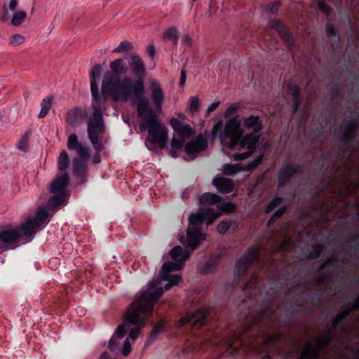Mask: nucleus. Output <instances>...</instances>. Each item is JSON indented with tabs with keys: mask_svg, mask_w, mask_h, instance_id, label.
Returning a JSON list of instances; mask_svg holds the SVG:
<instances>
[{
	"mask_svg": "<svg viewBox=\"0 0 359 359\" xmlns=\"http://www.w3.org/2000/svg\"><path fill=\"white\" fill-rule=\"evenodd\" d=\"M153 283L149 291H145L140 297L133 302L125 313V324L119 325L116 329V334H114L109 341V349L114 352L121 350L120 340L123 339L128 332V337L135 340L140 333V329L144 327L146 320L152 316L154 303L157 302L163 292L161 287L156 288Z\"/></svg>",
	"mask_w": 359,
	"mask_h": 359,
	"instance_id": "1",
	"label": "nucleus"
},
{
	"mask_svg": "<svg viewBox=\"0 0 359 359\" xmlns=\"http://www.w3.org/2000/svg\"><path fill=\"white\" fill-rule=\"evenodd\" d=\"M93 96L92 107L93 109V118L88 122V135L93 144V148L97 151L102 149V143L100 141L99 133L104 132V124L102 116V108L107 102L111 98L114 102L119 101L121 97L125 100L126 95L130 91H91Z\"/></svg>",
	"mask_w": 359,
	"mask_h": 359,
	"instance_id": "2",
	"label": "nucleus"
},
{
	"mask_svg": "<svg viewBox=\"0 0 359 359\" xmlns=\"http://www.w3.org/2000/svg\"><path fill=\"white\" fill-rule=\"evenodd\" d=\"M129 67L134 78L128 76L120 78L107 72L104 75L101 90H144L146 67L143 60L138 55H132Z\"/></svg>",
	"mask_w": 359,
	"mask_h": 359,
	"instance_id": "3",
	"label": "nucleus"
},
{
	"mask_svg": "<svg viewBox=\"0 0 359 359\" xmlns=\"http://www.w3.org/2000/svg\"><path fill=\"white\" fill-rule=\"evenodd\" d=\"M138 117L142 121L140 125V130L143 131L147 129L148 131L146 144L148 142L163 148L168 141L167 128L161 122L160 119H157V116L154 114V112L147 109L143 103H141L140 106ZM147 147L151 149L148 145Z\"/></svg>",
	"mask_w": 359,
	"mask_h": 359,
	"instance_id": "4",
	"label": "nucleus"
},
{
	"mask_svg": "<svg viewBox=\"0 0 359 359\" xmlns=\"http://www.w3.org/2000/svg\"><path fill=\"white\" fill-rule=\"evenodd\" d=\"M243 130L239 123L234 119L226 123L224 135L229 139V147L232 149H247L252 154L257 147L260 135L258 133H251L243 135Z\"/></svg>",
	"mask_w": 359,
	"mask_h": 359,
	"instance_id": "5",
	"label": "nucleus"
},
{
	"mask_svg": "<svg viewBox=\"0 0 359 359\" xmlns=\"http://www.w3.org/2000/svg\"><path fill=\"white\" fill-rule=\"evenodd\" d=\"M262 304L261 309L252 316L247 329L253 326L262 328L275 324L282 326L279 317L276 314L281 305L276 302V297L274 296L267 297L263 301Z\"/></svg>",
	"mask_w": 359,
	"mask_h": 359,
	"instance_id": "6",
	"label": "nucleus"
},
{
	"mask_svg": "<svg viewBox=\"0 0 359 359\" xmlns=\"http://www.w3.org/2000/svg\"><path fill=\"white\" fill-rule=\"evenodd\" d=\"M321 289L308 287L305 291L301 292L297 297L285 310V315L289 321L292 323L299 319L307 311L306 306L299 302L303 299L306 303L315 304L321 296Z\"/></svg>",
	"mask_w": 359,
	"mask_h": 359,
	"instance_id": "7",
	"label": "nucleus"
},
{
	"mask_svg": "<svg viewBox=\"0 0 359 359\" xmlns=\"http://www.w3.org/2000/svg\"><path fill=\"white\" fill-rule=\"evenodd\" d=\"M50 215L44 206H39L35 213V216L29 217L22 224V230L25 237L30 241L37 231L44 228L50 222Z\"/></svg>",
	"mask_w": 359,
	"mask_h": 359,
	"instance_id": "8",
	"label": "nucleus"
},
{
	"mask_svg": "<svg viewBox=\"0 0 359 359\" xmlns=\"http://www.w3.org/2000/svg\"><path fill=\"white\" fill-rule=\"evenodd\" d=\"M205 220V216L203 213L191 214L189 217V224L192 226L188 228L187 236V245L191 251H194L205 239V235L201 230Z\"/></svg>",
	"mask_w": 359,
	"mask_h": 359,
	"instance_id": "9",
	"label": "nucleus"
},
{
	"mask_svg": "<svg viewBox=\"0 0 359 359\" xmlns=\"http://www.w3.org/2000/svg\"><path fill=\"white\" fill-rule=\"evenodd\" d=\"M358 124L353 119L344 120L336 128L334 140L343 145H352L358 135Z\"/></svg>",
	"mask_w": 359,
	"mask_h": 359,
	"instance_id": "10",
	"label": "nucleus"
},
{
	"mask_svg": "<svg viewBox=\"0 0 359 359\" xmlns=\"http://www.w3.org/2000/svg\"><path fill=\"white\" fill-rule=\"evenodd\" d=\"M259 250L256 246H250L237 259L235 264V273L238 278L244 276L250 266L258 259Z\"/></svg>",
	"mask_w": 359,
	"mask_h": 359,
	"instance_id": "11",
	"label": "nucleus"
},
{
	"mask_svg": "<svg viewBox=\"0 0 359 359\" xmlns=\"http://www.w3.org/2000/svg\"><path fill=\"white\" fill-rule=\"evenodd\" d=\"M208 322V313L203 309H200L195 312L188 313L182 317L177 322L178 327L189 325L191 329H200L205 326Z\"/></svg>",
	"mask_w": 359,
	"mask_h": 359,
	"instance_id": "12",
	"label": "nucleus"
},
{
	"mask_svg": "<svg viewBox=\"0 0 359 359\" xmlns=\"http://www.w3.org/2000/svg\"><path fill=\"white\" fill-rule=\"evenodd\" d=\"M208 147V139L203 134L200 133L194 140L188 142L184 150L186 154L191 158H195L198 154Z\"/></svg>",
	"mask_w": 359,
	"mask_h": 359,
	"instance_id": "13",
	"label": "nucleus"
},
{
	"mask_svg": "<svg viewBox=\"0 0 359 359\" xmlns=\"http://www.w3.org/2000/svg\"><path fill=\"white\" fill-rule=\"evenodd\" d=\"M299 166L292 164H283L278 172V187H284L297 173Z\"/></svg>",
	"mask_w": 359,
	"mask_h": 359,
	"instance_id": "14",
	"label": "nucleus"
},
{
	"mask_svg": "<svg viewBox=\"0 0 359 359\" xmlns=\"http://www.w3.org/2000/svg\"><path fill=\"white\" fill-rule=\"evenodd\" d=\"M25 237L22 225L15 228H10L0 231V242L6 245L17 243L20 238Z\"/></svg>",
	"mask_w": 359,
	"mask_h": 359,
	"instance_id": "15",
	"label": "nucleus"
},
{
	"mask_svg": "<svg viewBox=\"0 0 359 359\" xmlns=\"http://www.w3.org/2000/svg\"><path fill=\"white\" fill-rule=\"evenodd\" d=\"M67 148L69 150L75 151L80 158H89L90 156V149L86 145L79 143L77 135L75 133H72L68 137Z\"/></svg>",
	"mask_w": 359,
	"mask_h": 359,
	"instance_id": "16",
	"label": "nucleus"
},
{
	"mask_svg": "<svg viewBox=\"0 0 359 359\" xmlns=\"http://www.w3.org/2000/svg\"><path fill=\"white\" fill-rule=\"evenodd\" d=\"M145 91H131L130 93H127L128 95L126 97L130 95L132 93H134V97L132 100L133 104L135 105L137 107V114L138 115V110L140 109V106L141 103L145 104L147 107V109L152 110L154 112V114L157 116V119H159V116L161 114L162 111V107L161 105H160V107H158V105L156 106V109L154 110L153 108H151L149 105V102L147 97L144 96V93Z\"/></svg>",
	"mask_w": 359,
	"mask_h": 359,
	"instance_id": "17",
	"label": "nucleus"
},
{
	"mask_svg": "<svg viewBox=\"0 0 359 359\" xmlns=\"http://www.w3.org/2000/svg\"><path fill=\"white\" fill-rule=\"evenodd\" d=\"M170 123L174 131L183 140L189 138L194 133V130L189 125L182 123L177 118H171Z\"/></svg>",
	"mask_w": 359,
	"mask_h": 359,
	"instance_id": "18",
	"label": "nucleus"
},
{
	"mask_svg": "<svg viewBox=\"0 0 359 359\" xmlns=\"http://www.w3.org/2000/svg\"><path fill=\"white\" fill-rule=\"evenodd\" d=\"M212 184L222 194H230L235 188L232 180L226 177H217L212 181Z\"/></svg>",
	"mask_w": 359,
	"mask_h": 359,
	"instance_id": "19",
	"label": "nucleus"
},
{
	"mask_svg": "<svg viewBox=\"0 0 359 359\" xmlns=\"http://www.w3.org/2000/svg\"><path fill=\"white\" fill-rule=\"evenodd\" d=\"M222 255L220 254H212L210 258L205 262L201 270L203 275H208L215 273L220 263Z\"/></svg>",
	"mask_w": 359,
	"mask_h": 359,
	"instance_id": "20",
	"label": "nucleus"
},
{
	"mask_svg": "<svg viewBox=\"0 0 359 359\" xmlns=\"http://www.w3.org/2000/svg\"><path fill=\"white\" fill-rule=\"evenodd\" d=\"M69 182V177L65 172L60 176L56 177L52 182L50 191L51 193L64 192L67 187Z\"/></svg>",
	"mask_w": 359,
	"mask_h": 359,
	"instance_id": "21",
	"label": "nucleus"
},
{
	"mask_svg": "<svg viewBox=\"0 0 359 359\" xmlns=\"http://www.w3.org/2000/svg\"><path fill=\"white\" fill-rule=\"evenodd\" d=\"M243 124L245 128L252 129L255 133H259L262 129V121L259 116L250 115L245 118Z\"/></svg>",
	"mask_w": 359,
	"mask_h": 359,
	"instance_id": "22",
	"label": "nucleus"
},
{
	"mask_svg": "<svg viewBox=\"0 0 359 359\" xmlns=\"http://www.w3.org/2000/svg\"><path fill=\"white\" fill-rule=\"evenodd\" d=\"M89 158H82L79 156L73 159V173L76 177L84 176L87 172L86 161Z\"/></svg>",
	"mask_w": 359,
	"mask_h": 359,
	"instance_id": "23",
	"label": "nucleus"
},
{
	"mask_svg": "<svg viewBox=\"0 0 359 359\" xmlns=\"http://www.w3.org/2000/svg\"><path fill=\"white\" fill-rule=\"evenodd\" d=\"M187 248L189 247L187 246ZM188 249L189 251L183 249L180 245H177L170 250V256L173 261H179L184 263V261L189 257L190 252H191L189 248Z\"/></svg>",
	"mask_w": 359,
	"mask_h": 359,
	"instance_id": "24",
	"label": "nucleus"
},
{
	"mask_svg": "<svg viewBox=\"0 0 359 359\" xmlns=\"http://www.w3.org/2000/svg\"><path fill=\"white\" fill-rule=\"evenodd\" d=\"M111 74L118 76V75L126 74L128 72V67L121 58L116 59L109 64Z\"/></svg>",
	"mask_w": 359,
	"mask_h": 359,
	"instance_id": "25",
	"label": "nucleus"
},
{
	"mask_svg": "<svg viewBox=\"0 0 359 359\" xmlns=\"http://www.w3.org/2000/svg\"><path fill=\"white\" fill-rule=\"evenodd\" d=\"M166 329V323L163 320H161L158 323L154 325L147 340L146 345H151L156 339L157 336L164 332Z\"/></svg>",
	"mask_w": 359,
	"mask_h": 359,
	"instance_id": "26",
	"label": "nucleus"
},
{
	"mask_svg": "<svg viewBox=\"0 0 359 359\" xmlns=\"http://www.w3.org/2000/svg\"><path fill=\"white\" fill-rule=\"evenodd\" d=\"M322 350V344L318 343V347L315 348L313 345L308 344L306 349L302 353L299 359H316L318 353Z\"/></svg>",
	"mask_w": 359,
	"mask_h": 359,
	"instance_id": "27",
	"label": "nucleus"
},
{
	"mask_svg": "<svg viewBox=\"0 0 359 359\" xmlns=\"http://www.w3.org/2000/svg\"><path fill=\"white\" fill-rule=\"evenodd\" d=\"M324 250V246L321 244H316L311 246L310 248L306 249L303 251L305 255V259L307 260H313L318 259L322 254Z\"/></svg>",
	"mask_w": 359,
	"mask_h": 359,
	"instance_id": "28",
	"label": "nucleus"
},
{
	"mask_svg": "<svg viewBox=\"0 0 359 359\" xmlns=\"http://www.w3.org/2000/svg\"><path fill=\"white\" fill-rule=\"evenodd\" d=\"M222 198L217 194L206 192L199 198V203L202 205H217L222 202Z\"/></svg>",
	"mask_w": 359,
	"mask_h": 359,
	"instance_id": "29",
	"label": "nucleus"
},
{
	"mask_svg": "<svg viewBox=\"0 0 359 359\" xmlns=\"http://www.w3.org/2000/svg\"><path fill=\"white\" fill-rule=\"evenodd\" d=\"M66 198L65 192L56 193L55 195L51 196L47 203V206L50 210H53L63 204Z\"/></svg>",
	"mask_w": 359,
	"mask_h": 359,
	"instance_id": "30",
	"label": "nucleus"
},
{
	"mask_svg": "<svg viewBox=\"0 0 359 359\" xmlns=\"http://www.w3.org/2000/svg\"><path fill=\"white\" fill-rule=\"evenodd\" d=\"M161 276L163 280L168 281L164 286V288L166 290H168L172 287L177 285L182 280V276L179 274L172 275L170 273H165L161 274Z\"/></svg>",
	"mask_w": 359,
	"mask_h": 359,
	"instance_id": "31",
	"label": "nucleus"
},
{
	"mask_svg": "<svg viewBox=\"0 0 359 359\" xmlns=\"http://www.w3.org/2000/svg\"><path fill=\"white\" fill-rule=\"evenodd\" d=\"M184 263L179 261L165 262L161 269V274L170 273L179 271L182 268Z\"/></svg>",
	"mask_w": 359,
	"mask_h": 359,
	"instance_id": "32",
	"label": "nucleus"
},
{
	"mask_svg": "<svg viewBox=\"0 0 359 359\" xmlns=\"http://www.w3.org/2000/svg\"><path fill=\"white\" fill-rule=\"evenodd\" d=\"M53 100V95H49V96L45 97L42 100V102L41 103V111L39 114V118H43L47 116V114L51 107Z\"/></svg>",
	"mask_w": 359,
	"mask_h": 359,
	"instance_id": "33",
	"label": "nucleus"
},
{
	"mask_svg": "<svg viewBox=\"0 0 359 359\" xmlns=\"http://www.w3.org/2000/svg\"><path fill=\"white\" fill-rule=\"evenodd\" d=\"M69 165V157L65 150H62L58 157L57 168L61 172L67 170Z\"/></svg>",
	"mask_w": 359,
	"mask_h": 359,
	"instance_id": "34",
	"label": "nucleus"
},
{
	"mask_svg": "<svg viewBox=\"0 0 359 359\" xmlns=\"http://www.w3.org/2000/svg\"><path fill=\"white\" fill-rule=\"evenodd\" d=\"M263 159V154H260L256 156L252 161L248 163L245 166L242 167V170L250 172H252L262 163Z\"/></svg>",
	"mask_w": 359,
	"mask_h": 359,
	"instance_id": "35",
	"label": "nucleus"
},
{
	"mask_svg": "<svg viewBox=\"0 0 359 359\" xmlns=\"http://www.w3.org/2000/svg\"><path fill=\"white\" fill-rule=\"evenodd\" d=\"M86 114L79 108H75L71 113L68 114L67 121L70 123H75L79 119L85 118Z\"/></svg>",
	"mask_w": 359,
	"mask_h": 359,
	"instance_id": "36",
	"label": "nucleus"
},
{
	"mask_svg": "<svg viewBox=\"0 0 359 359\" xmlns=\"http://www.w3.org/2000/svg\"><path fill=\"white\" fill-rule=\"evenodd\" d=\"M242 170V166L240 164H224L223 172L225 175L233 176Z\"/></svg>",
	"mask_w": 359,
	"mask_h": 359,
	"instance_id": "37",
	"label": "nucleus"
},
{
	"mask_svg": "<svg viewBox=\"0 0 359 359\" xmlns=\"http://www.w3.org/2000/svg\"><path fill=\"white\" fill-rule=\"evenodd\" d=\"M284 202V199L281 196H275L265 208V212L269 214L271 212L276 208L278 207Z\"/></svg>",
	"mask_w": 359,
	"mask_h": 359,
	"instance_id": "38",
	"label": "nucleus"
},
{
	"mask_svg": "<svg viewBox=\"0 0 359 359\" xmlns=\"http://www.w3.org/2000/svg\"><path fill=\"white\" fill-rule=\"evenodd\" d=\"M163 37L172 40L174 44L178 43L179 32L175 27H171L163 32Z\"/></svg>",
	"mask_w": 359,
	"mask_h": 359,
	"instance_id": "39",
	"label": "nucleus"
},
{
	"mask_svg": "<svg viewBox=\"0 0 359 359\" xmlns=\"http://www.w3.org/2000/svg\"><path fill=\"white\" fill-rule=\"evenodd\" d=\"M333 338H334V334H333L332 332L327 331L323 335V337H321L320 339H319L316 341V344L313 345V346L315 348H317L318 343L322 344V348L324 346H330L333 341Z\"/></svg>",
	"mask_w": 359,
	"mask_h": 359,
	"instance_id": "40",
	"label": "nucleus"
},
{
	"mask_svg": "<svg viewBox=\"0 0 359 359\" xmlns=\"http://www.w3.org/2000/svg\"><path fill=\"white\" fill-rule=\"evenodd\" d=\"M184 140L183 139H177L175 137H173L171 141V147L172 149L170 151V155L172 157H177V151L180 150L184 144Z\"/></svg>",
	"mask_w": 359,
	"mask_h": 359,
	"instance_id": "41",
	"label": "nucleus"
},
{
	"mask_svg": "<svg viewBox=\"0 0 359 359\" xmlns=\"http://www.w3.org/2000/svg\"><path fill=\"white\" fill-rule=\"evenodd\" d=\"M27 13L23 11L16 12L11 18V24L15 26L20 25L26 19Z\"/></svg>",
	"mask_w": 359,
	"mask_h": 359,
	"instance_id": "42",
	"label": "nucleus"
},
{
	"mask_svg": "<svg viewBox=\"0 0 359 359\" xmlns=\"http://www.w3.org/2000/svg\"><path fill=\"white\" fill-rule=\"evenodd\" d=\"M102 71V68L101 65H96L93 67L91 72H90V78H91V90H97V83L95 79V74H100Z\"/></svg>",
	"mask_w": 359,
	"mask_h": 359,
	"instance_id": "43",
	"label": "nucleus"
},
{
	"mask_svg": "<svg viewBox=\"0 0 359 359\" xmlns=\"http://www.w3.org/2000/svg\"><path fill=\"white\" fill-rule=\"evenodd\" d=\"M343 263V260L341 259L339 256L332 255L330 257L326 259V264L328 265V268L336 269L340 267L339 264Z\"/></svg>",
	"mask_w": 359,
	"mask_h": 359,
	"instance_id": "44",
	"label": "nucleus"
},
{
	"mask_svg": "<svg viewBox=\"0 0 359 359\" xmlns=\"http://www.w3.org/2000/svg\"><path fill=\"white\" fill-rule=\"evenodd\" d=\"M292 97L293 102V114L297 113L300 107H302V98H301V92L302 91H292Z\"/></svg>",
	"mask_w": 359,
	"mask_h": 359,
	"instance_id": "45",
	"label": "nucleus"
},
{
	"mask_svg": "<svg viewBox=\"0 0 359 359\" xmlns=\"http://www.w3.org/2000/svg\"><path fill=\"white\" fill-rule=\"evenodd\" d=\"M351 311H349L348 309H346L344 311L339 312L337 315L336 318L341 323V330H344L345 325L347 322V318L351 316Z\"/></svg>",
	"mask_w": 359,
	"mask_h": 359,
	"instance_id": "46",
	"label": "nucleus"
},
{
	"mask_svg": "<svg viewBox=\"0 0 359 359\" xmlns=\"http://www.w3.org/2000/svg\"><path fill=\"white\" fill-rule=\"evenodd\" d=\"M233 223H234V222L233 221H231V220H222V221H221L217 224V232L219 234H221V235H224Z\"/></svg>",
	"mask_w": 359,
	"mask_h": 359,
	"instance_id": "47",
	"label": "nucleus"
},
{
	"mask_svg": "<svg viewBox=\"0 0 359 359\" xmlns=\"http://www.w3.org/2000/svg\"><path fill=\"white\" fill-rule=\"evenodd\" d=\"M269 26L276 30L280 35L284 32L287 28L278 20H271L269 22Z\"/></svg>",
	"mask_w": 359,
	"mask_h": 359,
	"instance_id": "48",
	"label": "nucleus"
},
{
	"mask_svg": "<svg viewBox=\"0 0 359 359\" xmlns=\"http://www.w3.org/2000/svg\"><path fill=\"white\" fill-rule=\"evenodd\" d=\"M133 49L132 44L128 41L121 42L119 46L114 50V52L128 53Z\"/></svg>",
	"mask_w": 359,
	"mask_h": 359,
	"instance_id": "49",
	"label": "nucleus"
},
{
	"mask_svg": "<svg viewBox=\"0 0 359 359\" xmlns=\"http://www.w3.org/2000/svg\"><path fill=\"white\" fill-rule=\"evenodd\" d=\"M319 273V276L318 277V278L316 280V287L315 288L320 289V287H322L323 285L325 280L327 279L330 278V274L328 272H321V273Z\"/></svg>",
	"mask_w": 359,
	"mask_h": 359,
	"instance_id": "50",
	"label": "nucleus"
},
{
	"mask_svg": "<svg viewBox=\"0 0 359 359\" xmlns=\"http://www.w3.org/2000/svg\"><path fill=\"white\" fill-rule=\"evenodd\" d=\"M283 338V334L280 332H278L273 334H271L268 336L266 340V346H269L270 344H276L279 340H281Z\"/></svg>",
	"mask_w": 359,
	"mask_h": 359,
	"instance_id": "51",
	"label": "nucleus"
},
{
	"mask_svg": "<svg viewBox=\"0 0 359 359\" xmlns=\"http://www.w3.org/2000/svg\"><path fill=\"white\" fill-rule=\"evenodd\" d=\"M24 43L25 37L21 34H14L11 39V43L15 47L20 46L23 45Z\"/></svg>",
	"mask_w": 359,
	"mask_h": 359,
	"instance_id": "52",
	"label": "nucleus"
},
{
	"mask_svg": "<svg viewBox=\"0 0 359 359\" xmlns=\"http://www.w3.org/2000/svg\"><path fill=\"white\" fill-rule=\"evenodd\" d=\"M293 246V241L290 238H285L281 244L279 246V248L281 251L287 252Z\"/></svg>",
	"mask_w": 359,
	"mask_h": 359,
	"instance_id": "53",
	"label": "nucleus"
},
{
	"mask_svg": "<svg viewBox=\"0 0 359 359\" xmlns=\"http://www.w3.org/2000/svg\"><path fill=\"white\" fill-rule=\"evenodd\" d=\"M280 36L289 46H293L294 45L295 40L287 29L283 32Z\"/></svg>",
	"mask_w": 359,
	"mask_h": 359,
	"instance_id": "54",
	"label": "nucleus"
},
{
	"mask_svg": "<svg viewBox=\"0 0 359 359\" xmlns=\"http://www.w3.org/2000/svg\"><path fill=\"white\" fill-rule=\"evenodd\" d=\"M153 96L152 98L155 102V105H158L160 107V105L162 104L163 101L164 95L163 91H152Z\"/></svg>",
	"mask_w": 359,
	"mask_h": 359,
	"instance_id": "55",
	"label": "nucleus"
},
{
	"mask_svg": "<svg viewBox=\"0 0 359 359\" xmlns=\"http://www.w3.org/2000/svg\"><path fill=\"white\" fill-rule=\"evenodd\" d=\"M280 3L278 1L270 3L266 6L265 10L268 13L275 14L277 13Z\"/></svg>",
	"mask_w": 359,
	"mask_h": 359,
	"instance_id": "56",
	"label": "nucleus"
},
{
	"mask_svg": "<svg viewBox=\"0 0 359 359\" xmlns=\"http://www.w3.org/2000/svg\"><path fill=\"white\" fill-rule=\"evenodd\" d=\"M252 151H245L243 153H236L233 155L235 161H243L252 155Z\"/></svg>",
	"mask_w": 359,
	"mask_h": 359,
	"instance_id": "57",
	"label": "nucleus"
},
{
	"mask_svg": "<svg viewBox=\"0 0 359 359\" xmlns=\"http://www.w3.org/2000/svg\"><path fill=\"white\" fill-rule=\"evenodd\" d=\"M280 276H281L280 279L283 281L281 283L278 287V289L282 288V287L287 284V282L294 278V276L290 272L285 273L284 274H279Z\"/></svg>",
	"mask_w": 359,
	"mask_h": 359,
	"instance_id": "58",
	"label": "nucleus"
},
{
	"mask_svg": "<svg viewBox=\"0 0 359 359\" xmlns=\"http://www.w3.org/2000/svg\"><path fill=\"white\" fill-rule=\"evenodd\" d=\"M131 351V345L128 339H126L123 344L122 354L123 356H128Z\"/></svg>",
	"mask_w": 359,
	"mask_h": 359,
	"instance_id": "59",
	"label": "nucleus"
},
{
	"mask_svg": "<svg viewBox=\"0 0 359 359\" xmlns=\"http://www.w3.org/2000/svg\"><path fill=\"white\" fill-rule=\"evenodd\" d=\"M199 109V100L196 97H191L190 102V111L191 113H195L198 111Z\"/></svg>",
	"mask_w": 359,
	"mask_h": 359,
	"instance_id": "60",
	"label": "nucleus"
},
{
	"mask_svg": "<svg viewBox=\"0 0 359 359\" xmlns=\"http://www.w3.org/2000/svg\"><path fill=\"white\" fill-rule=\"evenodd\" d=\"M222 208L224 211L233 212L236 210V205L231 202L223 203L222 204Z\"/></svg>",
	"mask_w": 359,
	"mask_h": 359,
	"instance_id": "61",
	"label": "nucleus"
},
{
	"mask_svg": "<svg viewBox=\"0 0 359 359\" xmlns=\"http://www.w3.org/2000/svg\"><path fill=\"white\" fill-rule=\"evenodd\" d=\"M348 309L351 311V313L359 311V297L348 304Z\"/></svg>",
	"mask_w": 359,
	"mask_h": 359,
	"instance_id": "62",
	"label": "nucleus"
},
{
	"mask_svg": "<svg viewBox=\"0 0 359 359\" xmlns=\"http://www.w3.org/2000/svg\"><path fill=\"white\" fill-rule=\"evenodd\" d=\"M318 7L326 15H330V9L323 1L318 0Z\"/></svg>",
	"mask_w": 359,
	"mask_h": 359,
	"instance_id": "63",
	"label": "nucleus"
},
{
	"mask_svg": "<svg viewBox=\"0 0 359 359\" xmlns=\"http://www.w3.org/2000/svg\"><path fill=\"white\" fill-rule=\"evenodd\" d=\"M27 147H28V144H27V137H22L18 142V148L21 151H27Z\"/></svg>",
	"mask_w": 359,
	"mask_h": 359,
	"instance_id": "64",
	"label": "nucleus"
}]
</instances>
